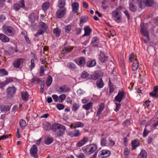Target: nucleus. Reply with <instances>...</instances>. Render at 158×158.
<instances>
[{
    "mask_svg": "<svg viewBox=\"0 0 158 158\" xmlns=\"http://www.w3.org/2000/svg\"><path fill=\"white\" fill-rule=\"evenodd\" d=\"M21 97L23 101L24 102L27 101L29 98L28 92L27 91H23L21 93Z\"/></svg>",
    "mask_w": 158,
    "mask_h": 158,
    "instance_id": "18",
    "label": "nucleus"
},
{
    "mask_svg": "<svg viewBox=\"0 0 158 158\" xmlns=\"http://www.w3.org/2000/svg\"><path fill=\"white\" fill-rule=\"evenodd\" d=\"M52 97L55 102H56L58 101V97L57 95L55 94L53 95Z\"/></svg>",
    "mask_w": 158,
    "mask_h": 158,
    "instance_id": "61",
    "label": "nucleus"
},
{
    "mask_svg": "<svg viewBox=\"0 0 158 158\" xmlns=\"http://www.w3.org/2000/svg\"><path fill=\"white\" fill-rule=\"evenodd\" d=\"M0 40L3 43L8 42L10 41V39L5 35L0 33Z\"/></svg>",
    "mask_w": 158,
    "mask_h": 158,
    "instance_id": "17",
    "label": "nucleus"
},
{
    "mask_svg": "<svg viewBox=\"0 0 158 158\" xmlns=\"http://www.w3.org/2000/svg\"><path fill=\"white\" fill-rule=\"evenodd\" d=\"M122 9V7L119 6L118 8H116V9L112 11V12H116L118 13L119 14H121V13L120 10Z\"/></svg>",
    "mask_w": 158,
    "mask_h": 158,
    "instance_id": "51",
    "label": "nucleus"
},
{
    "mask_svg": "<svg viewBox=\"0 0 158 158\" xmlns=\"http://www.w3.org/2000/svg\"><path fill=\"white\" fill-rule=\"evenodd\" d=\"M66 97V95L64 94H62L60 95L58 98L59 102H62L64 100Z\"/></svg>",
    "mask_w": 158,
    "mask_h": 158,
    "instance_id": "43",
    "label": "nucleus"
},
{
    "mask_svg": "<svg viewBox=\"0 0 158 158\" xmlns=\"http://www.w3.org/2000/svg\"><path fill=\"white\" fill-rule=\"evenodd\" d=\"M53 140V138L52 137H47L45 139V143L46 144L49 145L52 142Z\"/></svg>",
    "mask_w": 158,
    "mask_h": 158,
    "instance_id": "38",
    "label": "nucleus"
},
{
    "mask_svg": "<svg viewBox=\"0 0 158 158\" xmlns=\"http://www.w3.org/2000/svg\"><path fill=\"white\" fill-rule=\"evenodd\" d=\"M145 5L148 7H151L154 4L153 0H143Z\"/></svg>",
    "mask_w": 158,
    "mask_h": 158,
    "instance_id": "22",
    "label": "nucleus"
},
{
    "mask_svg": "<svg viewBox=\"0 0 158 158\" xmlns=\"http://www.w3.org/2000/svg\"><path fill=\"white\" fill-rule=\"evenodd\" d=\"M72 10L73 13H77L79 8V4L78 3L74 2L72 3Z\"/></svg>",
    "mask_w": 158,
    "mask_h": 158,
    "instance_id": "16",
    "label": "nucleus"
},
{
    "mask_svg": "<svg viewBox=\"0 0 158 158\" xmlns=\"http://www.w3.org/2000/svg\"><path fill=\"white\" fill-rule=\"evenodd\" d=\"M96 84L99 88H102L104 85V83L102 79H100L97 81L96 82Z\"/></svg>",
    "mask_w": 158,
    "mask_h": 158,
    "instance_id": "34",
    "label": "nucleus"
},
{
    "mask_svg": "<svg viewBox=\"0 0 158 158\" xmlns=\"http://www.w3.org/2000/svg\"><path fill=\"white\" fill-rule=\"evenodd\" d=\"M97 148V146L95 144H92L87 145L85 150L86 152H88L90 154L93 153Z\"/></svg>",
    "mask_w": 158,
    "mask_h": 158,
    "instance_id": "6",
    "label": "nucleus"
},
{
    "mask_svg": "<svg viewBox=\"0 0 158 158\" xmlns=\"http://www.w3.org/2000/svg\"><path fill=\"white\" fill-rule=\"evenodd\" d=\"M66 11V9L64 8L62 9H60L56 12V15L58 18H60L63 17Z\"/></svg>",
    "mask_w": 158,
    "mask_h": 158,
    "instance_id": "14",
    "label": "nucleus"
},
{
    "mask_svg": "<svg viewBox=\"0 0 158 158\" xmlns=\"http://www.w3.org/2000/svg\"><path fill=\"white\" fill-rule=\"evenodd\" d=\"M71 27L70 25H68L66 26L65 28V32L66 33H68L69 31L71 30Z\"/></svg>",
    "mask_w": 158,
    "mask_h": 158,
    "instance_id": "48",
    "label": "nucleus"
},
{
    "mask_svg": "<svg viewBox=\"0 0 158 158\" xmlns=\"http://www.w3.org/2000/svg\"><path fill=\"white\" fill-rule=\"evenodd\" d=\"M152 92L154 93H157L158 92V86H155L154 87L153 90Z\"/></svg>",
    "mask_w": 158,
    "mask_h": 158,
    "instance_id": "64",
    "label": "nucleus"
},
{
    "mask_svg": "<svg viewBox=\"0 0 158 158\" xmlns=\"http://www.w3.org/2000/svg\"><path fill=\"white\" fill-rule=\"evenodd\" d=\"M49 7V4L48 2H46L43 4L42 5V9L44 10H46Z\"/></svg>",
    "mask_w": 158,
    "mask_h": 158,
    "instance_id": "40",
    "label": "nucleus"
},
{
    "mask_svg": "<svg viewBox=\"0 0 158 158\" xmlns=\"http://www.w3.org/2000/svg\"><path fill=\"white\" fill-rule=\"evenodd\" d=\"M19 125L21 129L23 130L26 126V123L25 121L23 119L20 120L19 121Z\"/></svg>",
    "mask_w": 158,
    "mask_h": 158,
    "instance_id": "29",
    "label": "nucleus"
},
{
    "mask_svg": "<svg viewBox=\"0 0 158 158\" xmlns=\"http://www.w3.org/2000/svg\"><path fill=\"white\" fill-rule=\"evenodd\" d=\"M110 154V152L107 150H103L99 152L98 156L99 158H106Z\"/></svg>",
    "mask_w": 158,
    "mask_h": 158,
    "instance_id": "9",
    "label": "nucleus"
},
{
    "mask_svg": "<svg viewBox=\"0 0 158 158\" xmlns=\"http://www.w3.org/2000/svg\"><path fill=\"white\" fill-rule=\"evenodd\" d=\"M73 48L72 47H68L65 49L67 53L69 52L73 49Z\"/></svg>",
    "mask_w": 158,
    "mask_h": 158,
    "instance_id": "62",
    "label": "nucleus"
},
{
    "mask_svg": "<svg viewBox=\"0 0 158 158\" xmlns=\"http://www.w3.org/2000/svg\"><path fill=\"white\" fill-rule=\"evenodd\" d=\"M149 94L152 97L156 98H158V94H157V93H154L153 92H152L149 93Z\"/></svg>",
    "mask_w": 158,
    "mask_h": 158,
    "instance_id": "52",
    "label": "nucleus"
},
{
    "mask_svg": "<svg viewBox=\"0 0 158 158\" xmlns=\"http://www.w3.org/2000/svg\"><path fill=\"white\" fill-rule=\"evenodd\" d=\"M69 67L71 69H74L76 68V66L73 63H71L69 64Z\"/></svg>",
    "mask_w": 158,
    "mask_h": 158,
    "instance_id": "59",
    "label": "nucleus"
},
{
    "mask_svg": "<svg viewBox=\"0 0 158 158\" xmlns=\"http://www.w3.org/2000/svg\"><path fill=\"white\" fill-rule=\"evenodd\" d=\"M65 4V0H58V6L60 8H63Z\"/></svg>",
    "mask_w": 158,
    "mask_h": 158,
    "instance_id": "25",
    "label": "nucleus"
},
{
    "mask_svg": "<svg viewBox=\"0 0 158 158\" xmlns=\"http://www.w3.org/2000/svg\"><path fill=\"white\" fill-rule=\"evenodd\" d=\"M101 145L102 146H108L110 145V143H109L108 139L107 140L106 138L102 139L101 141Z\"/></svg>",
    "mask_w": 158,
    "mask_h": 158,
    "instance_id": "26",
    "label": "nucleus"
},
{
    "mask_svg": "<svg viewBox=\"0 0 158 158\" xmlns=\"http://www.w3.org/2000/svg\"><path fill=\"white\" fill-rule=\"evenodd\" d=\"M43 128L46 131H49L52 129V126H51L50 124L47 122H44L43 123Z\"/></svg>",
    "mask_w": 158,
    "mask_h": 158,
    "instance_id": "19",
    "label": "nucleus"
},
{
    "mask_svg": "<svg viewBox=\"0 0 158 158\" xmlns=\"http://www.w3.org/2000/svg\"><path fill=\"white\" fill-rule=\"evenodd\" d=\"M70 89L69 88L67 87L65 85L58 87L57 91L59 94H61L67 92H69Z\"/></svg>",
    "mask_w": 158,
    "mask_h": 158,
    "instance_id": "13",
    "label": "nucleus"
},
{
    "mask_svg": "<svg viewBox=\"0 0 158 158\" xmlns=\"http://www.w3.org/2000/svg\"><path fill=\"white\" fill-rule=\"evenodd\" d=\"M135 60L136 61L133 62L132 66V70L133 71L136 70L138 67V61H137V59Z\"/></svg>",
    "mask_w": 158,
    "mask_h": 158,
    "instance_id": "28",
    "label": "nucleus"
},
{
    "mask_svg": "<svg viewBox=\"0 0 158 158\" xmlns=\"http://www.w3.org/2000/svg\"><path fill=\"white\" fill-rule=\"evenodd\" d=\"M45 67L44 66H41L40 70V75L42 76L44 75V70Z\"/></svg>",
    "mask_w": 158,
    "mask_h": 158,
    "instance_id": "44",
    "label": "nucleus"
},
{
    "mask_svg": "<svg viewBox=\"0 0 158 158\" xmlns=\"http://www.w3.org/2000/svg\"><path fill=\"white\" fill-rule=\"evenodd\" d=\"M61 31L60 29L56 28L53 30V32L56 37H58L60 35Z\"/></svg>",
    "mask_w": 158,
    "mask_h": 158,
    "instance_id": "39",
    "label": "nucleus"
},
{
    "mask_svg": "<svg viewBox=\"0 0 158 158\" xmlns=\"http://www.w3.org/2000/svg\"><path fill=\"white\" fill-rule=\"evenodd\" d=\"M98 78V75L97 74H94L91 77V78L93 80H96Z\"/></svg>",
    "mask_w": 158,
    "mask_h": 158,
    "instance_id": "58",
    "label": "nucleus"
},
{
    "mask_svg": "<svg viewBox=\"0 0 158 158\" xmlns=\"http://www.w3.org/2000/svg\"><path fill=\"white\" fill-rule=\"evenodd\" d=\"M115 103L116 105V107L114 110L117 112L120 108L121 104L120 103H117L116 102H115Z\"/></svg>",
    "mask_w": 158,
    "mask_h": 158,
    "instance_id": "56",
    "label": "nucleus"
},
{
    "mask_svg": "<svg viewBox=\"0 0 158 158\" xmlns=\"http://www.w3.org/2000/svg\"><path fill=\"white\" fill-rule=\"evenodd\" d=\"M74 61L80 66H83L85 64V60L84 57H80L75 59Z\"/></svg>",
    "mask_w": 158,
    "mask_h": 158,
    "instance_id": "11",
    "label": "nucleus"
},
{
    "mask_svg": "<svg viewBox=\"0 0 158 158\" xmlns=\"http://www.w3.org/2000/svg\"><path fill=\"white\" fill-rule=\"evenodd\" d=\"M0 73H2L3 75H6L8 74L7 72L4 69H0Z\"/></svg>",
    "mask_w": 158,
    "mask_h": 158,
    "instance_id": "55",
    "label": "nucleus"
},
{
    "mask_svg": "<svg viewBox=\"0 0 158 158\" xmlns=\"http://www.w3.org/2000/svg\"><path fill=\"white\" fill-rule=\"evenodd\" d=\"M124 95L125 94L123 92H119L117 95L115 97V100L118 102H120L124 98Z\"/></svg>",
    "mask_w": 158,
    "mask_h": 158,
    "instance_id": "12",
    "label": "nucleus"
},
{
    "mask_svg": "<svg viewBox=\"0 0 158 158\" xmlns=\"http://www.w3.org/2000/svg\"><path fill=\"white\" fill-rule=\"evenodd\" d=\"M99 59L102 63H104L107 60V57L105 55L104 52H101L99 55Z\"/></svg>",
    "mask_w": 158,
    "mask_h": 158,
    "instance_id": "15",
    "label": "nucleus"
},
{
    "mask_svg": "<svg viewBox=\"0 0 158 158\" xmlns=\"http://www.w3.org/2000/svg\"><path fill=\"white\" fill-rule=\"evenodd\" d=\"M73 132V135L74 137H78L80 135V131L79 130H75Z\"/></svg>",
    "mask_w": 158,
    "mask_h": 158,
    "instance_id": "46",
    "label": "nucleus"
},
{
    "mask_svg": "<svg viewBox=\"0 0 158 158\" xmlns=\"http://www.w3.org/2000/svg\"><path fill=\"white\" fill-rule=\"evenodd\" d=\"M35 14L34 13H31L29 17L30 21L32 23L35 20Z\"/></svg>",
    "mask_w": 158,
    "mask_h": 158,
    "instance_id": "41",
    "label": "nucleus"
},
{
    "mask_svg": "<svg viewBox=\"0 0 158 158\" xmlns=\"http://www.w3.org/2000/svg\"><path fill=\"white\" fill-rule=\"evenodd\" d=\"M89 76V74L87 72L85 71H83L82 73L81 77L83 78H87Z\"/></svg>",
    "mask_w": 158,
    "mask_h": 158,
    "instance_id": "47",
    "label": "nucleus"
},
{
    "mask_svg": "<svg viewBox=\"0 0 158 158\" xmlns=\"http://www.w3.org/2000/svg\"><path fill=\"white\" fill-rule=\"evenodd\" d=\"M151 128V126H146L143 133V136H146L151 132V130H149V128Z\"/></svg>",
    "mask_w": 158,
    "mask_h": 158,
    "instance_id": "23",
    "label": "nucleus"
},
{
    "mask_svg": "<svg viewBox=\"0 0 158 158\" xmlns=\"http://www.w3.org/2000/svg\"><path fill=\"white\" fill-rule=\"evenodd\" d=\"M141 28L140 30V32L141 34L144 36L147 37L148 40H149V37L148 35V31L147 30V28H148V24H141Z\"/></svg>",
    "mask_w": 158,
    "mask_h": 158,
    "instance_id": "4",
    "label": "nucleus"
},
{
    "mask_svg": "<svg viewBox=\"0 0 158 158\" xmlns=\"http://www.w3.org/2000/svg\"><path fill=\"white\" fill-rule=\"evenodd\" d=\"M38 148L35 145H33L30 149V154L31 156L34 158H38L37 154Z\"/></svg>",
    "mask_w": 158,
    "mask_h": 158,
    "instance_id": "7",
    "label": "nucleus"
},
{
    "mask_svg": "<svg viewBox=\"0 0 158 158\" xmlns=\"http://www.w3.org/2000/svg\"><path fill=\"white\" fill-rule=\"evenodd\" d=\"M79 107V105L78 104L75 103H74L72 106V109L73 111H77Z\"/></svg>",
    "mask_w": 158,
    "mask_h": 158,
    "instance_id": "42",
    "label": "nucleus"
},
{
    "mask_svg": "<svg viewBox=\"0 0 158 158\" xmlns=\"http://www.w3.org/2000/svg\"><path fill=\"white\" fill-rule=\"evenodd\" d=\"M124 13L127 17L128 20H129L130 19V15L128 11L127 10H125L124 12Z\"/></svg>",
    "mask_w": 158,
    "mask_h": 158,
    "instance_id": "60",
    "label": "nucleus"
},
{
    "mask_svg": "<svg viewBox=\"0 0 158 158\" xmlns=\"http://www.w3.org/2000/svg\"><path fill=\"white\" fill-rule=\"evenodd\" d=\"M66 128L65 127L61 124L54 123L52 125V130L56 132L58 136H62L64 133Z\"/></svg>",
    "mask_w": 158,
    "mask_h": 158,
    "instance_id": "1",
    "label": "nucleus"
},
{
    "mask_svg": "<svg viewBox=\"0 0 158 158\" xmlns=\"http://www.w3.org/2000/svg\"><path fill=\"white\" fill-rule=\"evenodd\" d=\"M16 89L14 86L8 88L6 89L7 97L8 98H11L16 93Z\"/></svg>",
    "mask_w": 158,
    "mask_h": 158,
    "instance_id": "5",
    "label": "nucleus"
},
{
    "mask_svg": "<svg viewBox=\"0 0 158 158\" xmlns=\"http://www.w3.org/2000/svg\"><path fill=\"white\" fill-rule=\"evenodd\" d=\"M25 60L23 58H18L13 63V66L15 68H19Z\"/></svg>",
    "mask_w": 158,
    "mask_h": 158,
    "instance_id": "10",
    "label": "nucleus"
},
{
    "mask_svg": "<svg viewBox=\"0 0 158 158\" xmlns=\"http://www.w3.org/2000/svg\"><path fill=\"white\" fill-rule=\"evenodd\" d=\"M88 19V18L87 16H84L81 17L80 18V26L82 27L83 25V23L86 22Z\"/></svg>",
    "mask_w": 158,
    "mask_h": 158,
    "instance_id": "27",
    "label": "nucleus"
},
{
    "mask_svg": "<svg viewBox=\"0 0 158 158\" xmlns=\"http://www.w3.org/2000/svg\"><path fill=\"white\" fill-rule=\"evenodd\" d=\"M96 64V62L95 60H93L89 61L87 62V64L88 67H92L94 66Z\"/></svg>",
    "mask_w": 158,
    "mask_h": 158,
    "instance_id": "35",
    "label": "nucleus"
},
{
    "mask_svg": "<svg viewBox=\"0 0 158 158\" xmlns=\"http://www.w3.org/2000/svg\"><path fill=\"white\" fill-rule=\"evenodd\" d=\"M64 107V106L61 104H59L56 105L57 108L59 110L63 109Z\"/></svg>",
    "mask_w": 158,
    "mask_h": 158,
    "instance_id": "49",
    "label": "nucleus"
},
{
    "mask_svg": "<svg viewBox=\"0 0 158 158\" xmlns=\"http://www.w3.org/2000/svg\"><path fill=\"white\" fill-rule=\"evenodd\" d=\"M2 29L3 33L8 35H11L15 32V30L10 26H3Z\"/></svg>",
    "mask_w": 158,
    "mask_h": 158,
    "instance_id": "3",
    "label": "nucleus"
},
{
    "mask_svg": "<svg viewBox=\"0 0 158 158\" xmlns=\"http://www.w3.org/2000/svg\"><path fill=\"white\" fill-rule=\"evenodd\" d=\"M52 81V77L51 76H49L46 81V85L48 87L51 84Z\"/></svg>",
    "mask_w": 158,
    "mask_h": 158,
    "instance_id": "32",
    "label": "nucleus"
},
{
    "mask_svg": "<svg viewBox=\"0 0 158 158\" xmlns=\"http://www.w3.org/2000/svg\"><path fill=\"white\" fill-rule=\"evenodd\" d=\"M85 33L82 35L83 36L89 35L92 31L91 29L89 26H86L84 28Z\"/></svg>",
    "mask_w": 158,
    "mask_h": 158,
    "instance_id": "20",
    "label": "nucleus"
},
{
    "mask_svg": "<svg viewBox=\"0 0 158 158\" xmlns=\"http://www.w3.org/2000/svg\"><path fill=\"white\" fill-rule=\"evenodd\" d=\"M19 3L20 4V6L21 8H23L25 7V4L24 0H21L19 1Z\"/></svg>",
    "mask_w": 158,
    "mask_h": 158,
    "instance_id": "54",
    "label": "nucleus"
},
{
    "mask_svg": "<svg viewBox=\"0 0 158 158\" xmlns=\"http://www.w3.org/2000/svg\"><path fill=\"white\" fill-rule=\"evenodd\" d=\"M6 17L3 15H0V22H1L5 20Z\"/></svg>",
    "mask_w": 158,
    "mask_h": 158,
    "instance_id": "63",
    "label": "nucleus"
},
{
    "mask_svg": "<svg viewBox=\"0 0 158 158\" xmlns=\"http://www.w3.org/2000/svg\"><path fill=\"white\" fill-rule=\"evenodd\" d=\"M133 2H130V8L131 11L135 12L137 9V7L132 3Z\"/></svg>",
    "mask_w": 158,
    "mask_h": 158,
    "instance_id": "36",
    "label": "nucleus"
},
{
    "mask_svg": "<svg viewBox=\"0 0 158 158\" xmlns=\"http://www.w3.org/2000/svg\"><path fill=\"white\" fill-rule=\"evenodd\" d=\"M147 157L146 152L144 150H142L139 155V158H146Z\"/></svg>",
    "mask_w": 158,
    "mask_h": 158,
    "instance_id": "31",
    "label": "nucleus"
},
{
    "mask_svg": "<svg viewBox=\"0 0 158 158\" xmlns=\"http://www.w3.org/2000/svg\"><path fill=\"white\" fill-rule=\"evenodd\" d=\"M84 126V124L80 122L76 123L73 127V128L76 127H82Z\"/></svg>",
    "mask_w": 158,
    "mask_h": 158,
    "instance_id": "37",
    "label": "nucleus"
},
{
    "mask_svg": "<svg viewBox=\"0 0 158 158\" xmlns=\"http://www.w3.org/2000/svg\"><path fill=\"white\" fill-rule=\"evenodd\" d=\"M13 9L16 11H18L21 8L19 4H14L13 6Z\"/></svg>",
    "mask_w": 158,
    "mask_h": 158,
    "instance_id": "45",
    "label": "nucleus"
},
{
    "mask_svg": "<svg viewBox=\"0 0 158 158\" xmlns=\"http://www.w3.org/2000/svg\"><path fill=\"white\" fill-rule=\"evenodd\" d=\"M93 103L92 102H90L87 104L83 106V108L86 110H88L91 109L93 106Z\"/></svg>",
    "mask_w": 158,
    "mask_h": 158,
    "instance_id": "24",
    "label": "nucleus"
},
{
    "mask_svg": "<svg viewBox=\"0 0 158 158\" xmlns=\"http://www.w3.org/2000/svg\"><path fill=\"white\" fill-rule=\"evenodd\" d=\"M39 24L40 29L35 34V37L38 36L39 35L43 34L48 28V25L43 22H40Z\"/></svg>",
    "mask_w": 158,
    "mask_h": 158,
    "instance_id": "2",
    "label": "nucleus"
},
{
    "mask_svg": "<svg viewBox=\"0 0 158 158\" xmlns=\"http://www.w3.org/2000/svg\"><path fill=\"white\" fill-rule=\"evenodd\" d=\"M132 149L135 150L138 146V143L137 142V140H135L131 142Z\"/></svg>",
    "mask_w": 158,
    "mask_h": 158,
    "instance_id": "33",
    "label": "nucleus"
},
{
    "mask_svg": "<svg viewBox=\"0 0 158 158\" xmlns=\"http://www.w3.org/2000/svg\"><path fill=\"white\" fill-rule=\"evenodd\" d=\"M104 107V105L103 103L101 104L99 106L98 110V111L96 115L98 116L100 114L103 110V109Z\"/></svg>",
    "mask_w": 158,
    "mask_h": 158,
    "instance_id": "30",
    "label": "nucleus"
},
{
    "mask_svg": "<svg viewBox=\"0 0 158 158\" xmlns=\"http://www.w3.org/2000/svg\"><path fill=\"white\" fill-rule=\"evenodd\" d=\"M88 139L87 137H84L82 140L79 141L77 143V146L81 147L83 146L85 143L88 140Z\"/></svg>",
    "mask_w": 158,
    "mask_h": 158,
    "instance_id": "21",
    "label": "nucleus"
},
{
    "mask_svg": "<svg viewBox=\"0 0 158 158\" xmlns=\"http://www.w3.org/2000/svg\"><path fill=\"white\" fill-rule=\"evenodd\" d=\"M76 156L77 157V158H85V156L84 154L83 153H80L78 155H76Z\"/></svg>",
    "mask_w": 158,
    "mask_h": 158,
    "instance_id": "53",
    "label": "nucleus"
},
{
    "mask_svg": "<svg viewBox=\"0 0 158 158\" xmlns=\"http://www.w3.org/2000/svg\"><path fill=\"white\" fill-rule=\"evenodd\" d=\"M31 65L30 66V67L31 70L35 67V60L33 59H32L31 60Z\"/></svg>",
    "mask_w": 158,
    "mask_h": 158,
    "instance_id": "50",
    "label": "nucleus"
},
{
    "mask_svg": "<svg viewBox=\"0 0 158 158\" xmlns=\"http://www.w3.org/2000/svg\"><path fill=\"white\" fill-rule=\"evenodd\" d=\"M112 17L113 19L118 23L121 22L122 20L121 14H119L116 12H112Z\"/></svg>",
    "mask_w": 158,
    "mask_h": 158,
    "instance_id": "8",
    "label": "nucleus"
},
{
    "mask_svg": "<svg viewBox=\"0 0 158 158\" xmlns=\"http://www.w3.org/2000/svg\"><path fill=\"white\" fill-rule=\"evenodd\" d=\"M84 93V91L81 89H79L77 91V94L80 95H81L83 94Z\"/></svg>",
    "mask_w": 158,
    "mask_h": 158,
    "instance_id": "57",
    "label": "nucleus"
}]
</instances>
